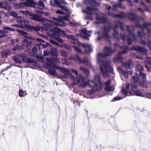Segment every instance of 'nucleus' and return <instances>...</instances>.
<instances>
[{
  "label": "nucleus",
  "instance_id": "4",
  "mask_svg": "<svg viewBox=\"0 0 151 151\" xmlns=\"http://www.w3.org/2000/svg\"><path fill=\"white\" fill-rule=\"evenodd\" d=\"M70 17V12L67 13L66 15L63 17H59L58 18L52 17V21L51 20V27L56 26L65 27L66 25L64 21H68Z\"/></svg>",
  "mask_w": 151,
  "mask_h": 151
},
{
  "label": "nucleus",
  "instance_id": "47",
  "mask_svg": "<svg viewBox=\"0 0 151 151\" xmlns=\"http://www.w3.org/2000/svg\"><path fill=\"white\" fill-rule=\"evenodd\" d=\"M136 68L140 72L142 71L143 70V68L142 65L139 64H138L136 67Z\"/></svg>",
  "mask_w": 151,
  "mask_h": 151
},
{
  "label": "nucleus",
  "instance_id": "57",
  "mask_svg": "<svg viewBox=\"0 0 151 151\" xmlns=\"http://www.w3.org/2000/svg\"><path fill=\"white\" fill-rule=\"evenodd\" d=\"M49 41L51 43H52L53 44L55 45H58V43H57V42H55V41H54V40H53L51 39L49 40Z\"/></svg>",
  "mask_w": 151,
  "mask_h": 151
},
{
  "label": "nucleus",
  "instance_id": "53",
  "mask_svg": "<svg viewBox=\"0 0 151 151\" xmlns=\"http://www.w3.org/2000/svg\"><path fill=\"white\" fill-rule=\"evenodd\" d=\"M37 58L38 60L42 62H43L44 60V58L42 56H37Z\"/></svg>",
  "mask_w": 151,
  "mask_h": 151
},
{
  "label": "nucleus",
  "instance_id": "17",
  "mask_svg": "<svg viewBox=\"0 0 151 151\" xmlns=\"http://www.w3.org/2000/svg\"><path fill=\"white\" fill-rule=\"evenodd\" d=\"M121 48V49H124V50L122 51H120L119 52L118 54V55L117 58L115 57L114 59V61H115L116 59V60L117 61H119L120 60H122L123 59V58L122 57V54H125L127 53V50H129V48L127 46H125L124 47H120Z\"/></svg>",
  "mask_w": 151,
  "mask_h": 151
},
{
  "label": "nucleus",
  "instance_id": "45",
  "mask_svg": "<svg viewBox=\"0 0 151 151\" xmlns=\"http://www.w3.org/2000/svg\"><path fill=\"white\" fill-rule=\"evenodd\" d=\"M60 53L61 55L63 56L66 57L68 56V55L67 53L63 50H60Z\"/></svg>",
  "mask_w": 151,
  "mask_h": 151
},
{
  "label": "nucleus",
  "instance_id": "3",
  "mask_svg": "<svg viewBox=\"0 0 151 151\" xmlns=\"http://www.w3.org/2000/svg\"><path fill=\"white\" fill-rule=\"evenodd\" d=\"M30 16L31 17L30 19L31 20L44 22L42 24L43 26H34L29 24H26L25 25L26 27L30 29L36 31H38L40 29L46 31L50 29L51 27V20H47L37 14H32V15Z\"/></svg>",
  "mask_w": 151,
  "mask_h": 151
},
{
  "label": "nucleus",
  "instance_id": "38",
  "mask_svg": "<svg viewBox=\"0 0 151 151\" xmlns=\"http://www.w3.org/2000/svg\"><path fill=\"white\" fill-rule=\"evenodd\" d=\"M80 70L85 73L86 74H88L89 73V71L88 70L84 68L83 67H81L80 68Z\"/></svg>",
  "mask_w": 151,
  "mask_h": 151
},
{
  "label": "nucleus",
  "instance_id": "62",
  "mask_svg": "<svg viewBox=\"0 0 151 151\" xmlns=\"http://www.w3.org/2000/svg\"><path fill=\"white\" fill-rule=\"evenodd\" d=\"M74 104L76 107L79 106L80 105V103L77 101H74Z\"/></svg>",
  "mask_w": 151,
  "mask_h": 151
},
{
  "label": "nucleus",
  "instance_id": "52",
  "mask_svg": "<svg viewBox=\"0 0 151 151\" xmlns=\"http://www.w3.org/2000/svg\"><path fill=\"white\" fill-rule=\"evenodd\" d=\"M22 13L24 14L27 15H29L30 16L32 15V13L31 12H29L28 11H22Z\"/></svg>",
  "mask_w": 151,
  "mask_h": 151
},
{
  "label": "nucleus",
  "instance_id": "54",
  "mask_svg": "<svg viewBox=\"0 0 151 151\" xmlns=\"http://www.w3.org/2000/svg\"><path fill=\"white\" fill-rule=\"evenodd\" d=\"M42 48L44 49L49 47H51V45L49 43H47L46 44L42 45Z\"/></svg>",
  "mask_w": 151,
  "mask_h": 151
},
{
  "label": "nucleus",
  "instance_id": "6",
  "mask_svg": "<svg viewBox=\"0 0 151 151\" xmlns=\"http://www.w3.org/2000/svg\"><path fill=\"white\" fill-rule=\"evenodd\" d=\"M100 80V77L98 75H96L94 76V81L89 80L88 82V85L90 87L95 89L97 91L100 89L101 87Z\"/></svg>",
  "mask_w": 151,
  "mask_h": 151
},
{
  "label": "nucleus",
  "instance_id": "15",
  "mask_svg": "<svg viewBox=\"0 0 151 151\" xmlns=\"http://www.w3.org/2000/svg\"><path fill=\"white\" fill-rule=\"evenodd\" d=\"M92 31H88L86 28H84L81 30L80 36L83 39L89 40V38L88 37L91 36Z\"/></svg>",
  "mask_w": 151,
  "mask_h": 151
},
{
  "label": "nucleus",
  "instance_id": "7",
  "mask_svg": "<svg viewBox=\"0 0 151 151\" xmlns=\"http://www.w3.org/2000/svg\"><path fill=\"white\" fill-rule=\"evenodd\" d=\"M47 60V68H49V67L52 68L53 69H56L57 67L59 66L57 65L55 62L60 63V61L59 59L58 58H54L52 57H50L49 58H46Z\"/></svg>",
  "mask_w": 151,
  "mask_h": 151
},
{
  "label": "nucleus",
  "instance_id": "18",
  "mask_svg": "<svg viewBox=\"0 0 151 151\" xmlns=\"http://www.w3.org/2000/svg\"><path fill=\"white\" fill-rule=\"evenodd\" d=\"M132 79L133 81L131 82V89L129 91V93L130 94H132L133 88H136L137 86V82L138 81L137 78L136 77L132 76Z\"/></svg>",
  "mask_w": 151,
  "mask_h": 151
},
{
  "label": "nucleus",
  "instance_id": "63",
  "mask_svg": "<svg viewBox=\"0 0 151 151\" xmlns=\"http://www.w3.org/2000/svg\"><path fill=\"white\" fill-rule=\"evenodd\" d=\"M56 13L58 14H64V12L60 10H58L56 11Z\"/></svg>",
  "mask_w": 151,
  "mask_h": 151
},
{
  "label": "nucleus",
  "instance_id": "59",
  "mask_svg": "<svg viewBox=\"0 0 151 151\" xmlns=\"http://www.w3.org/2000/svg\"><path fill=\"white\" fill-rule=\"evenodd\" d=\"M50 3L51 5L55 6L54 0H50Z\"/></svg>",
  "mask_w": 151,
  "mask_h": 151
},
{
  "label": "nucleus",
  "instance_id": "1",
  "mask_svg": "<svg viewBox=\"0 0 151 151\" xmlns=\"http://www.w3.org/2000/svg\"><path fill=\"white\" fill-rule=\"evenodd\" d=\"M128 17L131 21L136 23V26H132L131 29H134L136 28V27H138L142 30V31L141 32L138 31L137 35H135L131 33L129 27L127 26V29L129 32L128 36H126L124 34H121L120 36L121 38L123 41L127 39L128 45L131 44L132 43V40L130 38L131 37H132L135 40H138L139 39L142 43L149 47L151 50V42L149 41L146 42L145 41L142 40V36L143 35V37L145 36V38H146L147 37L149 36L150 34H151V23H144L143 26H142L139 23V21L140 18L137 15L131 13L129 14Z\"/></svg>",
  "mask_w": 151,
  "mask_h": 151
},
{
  "label": "nucleus",
  "instance_id": "22",
  "mask_svg": "<svg viewBox=\"0 0 151 151\" xmlns=\"http://www.w3.org/2000/svg\"><path fill=\"white\" fill-rule=\"evenodd\" d=\"M56 69L58 70H60L61 72L63 73L65 76L71 75V73L69 70L68 69L61 67L60 66H58L56 68Z\"/></svg>",
  "mask_w": 151,
  "mask_h": 151
},
{
  "label": "nucleus",
  "instance_id": "41",
  "mask_svg": "<svg viewBox=\"0 0 151 151\" xmlns=\"http://www.w3.org/2000/svg\"><path fill=\"white\" fill-rule=\"evenodd\" d=\"M57 7L60 8L63 10L67 12H70L68 9L67 7L65 6L62 5L61 4L60 5V6H57Z\"/></svg>",
  "mask_w": 151,
  "mask_h": 151
},
{
  "label": "nucleus",
  "instance_id": "11",
  "mask_svg": "<svg viewBox=\"0 0 151 151\" xmlns=\"http://www.w3.org/2000/svg\"><path fill=\"white\" fill-rule=\"evenodd\" d=\"M69 59L70 60H73L76 61L77 62L80 63H84L87 65H89L91 67V65L90 62L86 58H84L82 60L79 56L77 55H73L70 57Z\"/></svg>",
  "mask_w": 151,
  "mask_h": 151
},
{
  "label": "nucleus",
  "instance_id": "64",
  "mask_svg": "<svg viewBox=\"0 0 151 151\" xmlns=\"http://www.w3.org/2000/svg\"><path fill=\"white\" fill-rule=\"evenodd\" d=\"M90 0H84L83 3L85 4L88 5L89 4Z\"/></svg>",
  "mask_w": 151,
  "mask_h": 151
},
{
  "label": "nucleus",
  "instance_id": "58",
  "mask_svg": "<svg viewBox=\"0 0 151 151\" xmlns=\"http://www.w3.org/2000/svg\"><path fill=\"white\" fill-rule=\"evenodd\" d=\"M11 26L12 27H22V26L21 25H18L17 24H12L11 25Z\"/></svg>",
  "mask_w": 151,
  "mask_h": 151
},
{
  "label": "nucleus",
  "instance_id": "34",
  "mask_svg": "<svg viewBox=\"0 0 151 151\" xmlns=\"http://www.w3.org/2000/svg\"><path fill=\"white\" fill-rule=\"evenodd\" d=\"M22 60L23 62L27 63H31L33 62V60L29 58H27L25 57L24 58H23Z\"/></svg>",
  "mask_w": 151,
  "mask_h": 151
},
{
  "label": "nucleus",
  "instance_id": "56",
  "mask_svg": "<svg viewBox=\"0 0 151 151\" xmlns=\"http://www.w3.org/2000/svg\"><path fill=\"white\" fill-rule=\"evenodd\" d=\"M66 37L70 39H71L73 40H74L75 39H76L74 36L72 35H66Z\"/></svg>",
  "mask_w": 151,
  "mask_h": 151
},
{
  "label": "nucleus",
  "instance_id": "16",
  "mask_svg": "<svg viewBox=\"0 0 151 151\" xmlns=\"http://www.w3.org/2000/svg\"><path fill=\"white\" fill-rule=\"evenodd\" d=\"M72 72L75 74L76 76V80L75 81H74L73 83V85H75L78 83L80 81L84 80V77L78 74V72L77 70L72 69L71 70Z\"/></svg>",
  "mask_w": 151,
  "mask_h": 151
},
{
  "label": "nucleus",
  "instance_id": "12",
  "mask_svg": "<svg viewBox=\"0 0 151 151\" xmlns=\"http://www.w3.org/2000/svg\"><path fill=\"white\" fill-rule=\"evenodd\" d=\"M17 31L19 32V35L23 36L26 37L23 42L27 43V45L28 46L32 44V38L30 36H28L27 32L19 29H17Z\"/></svg>",
  "mask_w": 151,
  "mask_h": 151
},
{
  "label": "nucleus",
  "instance_id": "48",
  "mask_svg": "<svg viewBox=\"0 0 151 151\" xmlns=\"http://www.w3.org/2000/svg\"><path fill=\"white\" fill-rule=\"evenodd\" d=\"M36 12L38 13H39L41 14H43L45 16H48L50 15L49 13H44L41 11H40L39 10H37L36 11Z\"/></svg>",
  "mask_w": 151,
  "mask_h": 151
},
{
  "label": "nucleus",
  "instance_id": "26",
  "mask_svg": "<svg viewBox=\"0 0 151 151\" xmlns=\"http://www.w3.org/2000/svg\"><path fill=\"white\" fill-rule=\"evenodd\" d=\"M146 58L148 60L144 61V63L145 64V67L148 72H150V68L148 67L147 65H151V58L146 57Z\"/></svg>",
  "mask_w": 151,
  "mask_h": 151
},
{
  "label": "nucleus",
  "instance_id": "31",
  "mask_svg": "<svg viewBox=\"0 0 151 151\" xmlns=\"http://www.w3.org/2000/svg\"><path fill=\"white\" fill-rule=\"evenodd\" d=\"M17 18V22H18L19 23L22 24V23L23 22L24 23L28 22L27 21L25 20H23L22 17H21L19 16Z\"/></svg>",
  "mask_w": 151,
  "mask_h": 151
},
{
  "label": "nucleus",
  "instance_id": "35",
  "mask_svg": "<svg viewBox=\"0 0 151 151\" xmlns=\"http://www.w3.org/2000/svg\"><path fill=\"white\" fill-rule=\"evenodd\" d=\"M105 89L107 91H112L114 90V87L113 86H106Z\"/></svg>",
  "mask_w": 151,
  "mask_h": 151
},
{
  "label": "nucleus",
  "instance_id": "42",
  "mask_svg": "<svg viewBox=\"0 0 151 151\" xmlns=\"http://www.w3.org/2000/svg\"><path fill=\"white\" fill-rule=\"evenodd\" d=\"M34 8H35L36 9H37L36 11H37V10H39L40 11H41V10H43L44 8L42 7V6H39L36 5L34 6H32Z\"/></svg>",
  "mask_w": 151,
  "mask_h": 151
},
{
  "label": "nucleus",
  "instance_id": "55",
  "mask_svg": "<svg viewBox=\"0 0 151 151\" xmlns=\"http://www.w3.org/2000/svg\"><path fill=\"white\" fill-rule=\"evenodd\" d=\"M24 93L23 91L19 90V94L20 97H23L24 96Z\"/></svg>",
  "mask_w": 151,
  "mask_h": 151
},
{
  "label": "nucleus",
  "instance_id": "30",
  "mask_svg": "<svg viewBox=\"0 0 151 151\" xmlns=\"http://www.w3.org/2000/svg\"><path fill=\"white\" fill-rule=\"evenodd\" d=\"M2 6L3 8H1L2 9H10L12 8L11 6L8 4V2H2Z\"/></svg>",
  "mask_w": 151,
  "mask_h": 151
},
{
  "label": "nucleus",
  "instance_id": "10",
  "mask_svg": "<svg viewBox=\"0 0 151 151\" xmlns=\"http://www.w3.org/2000/svg\"><path fill=\"white\" fill-rule=\"evenodd\" d=\"M111 28L110 26H105L104 27V33L102 36H100V33L99 31L96 32L94 33V35L97 34L99 36L97 38L98 40L101 39L103 38H104L105 39L108 40L110 38V36L108 35L107 32H108Z\"/></svg>",
  "mask_w": 151,
  "mask_h": 151
},
{
  "label": "nucleus",
  "instance_id": "13",
  "mask_svg": "<svg viewBox=\"0 0 151 151\" xmlns=\"http://www.w3.org/2000/svg\"><path fill=\"white\" fill-rule=\"evenodd\" d=\"M123 24L119 22H116V24L115 25L114 27L113 28L114 33L113 34V36L116 39H119V33L118 31L116 29L118 27H119L122 30H123Z\"/></svg>",
  "mask_w": 151,
  "mask_h": 151
},
{
  "label": "nucleus",
  "instance_id": "9",
  "mask_svg": "<svg viewBox=\"0 0 151 151\" xmlns=\"http://www.w3.org/2000/svg\"><path fill=\"white\" fill-rule=\"evenodd\" d=\"M34 2L31 0H27L25 2H20L19 3L17 2L12 3L13 6L15 9H20L24 6H32Z\"/></svg>",
  "mask_w": 151,
  "mask_h": 151
},
{
  "label": "nucleus",
  "instance_id": "51",
  "mask_svg": "<svg viewBox=\"0 0 151 151\" xmlns=\"http://www.w3.org/2000/svg\"><path fill=\"white\" fill-rule=\"evenodd\" d=\"M62 64L66 65H68L69 64V63L66 59H62Z\"/></svg>",
  "mask_w": 151,
  "mask_h": 151
},
{
  "label": "nucleus",
  "instance_id": "43",
  "mask_svg": "<svg viewBox=\"0 0 151 151\" xmlns=\"http://www.w3.org/2000/svg\"><path fill=\"white\" fill-rule=\"evenodd\" d=\"M140 76L143 79L145 80L146 78V74L143 73L142 71L139 73Z\"/></svg>",
  "mask_w": 151,
  "mask_h": 151
},
{
  "label": "nucleus",
  "instance_id": "50",
  "mask_svg": "<svg viewBox=\"0 0 151 151\" xmlns=\"http://www.w3.org/2000/svg\"><path fill=\"white\" fill-rule=\"evenodd\" d=\"M95 91H96L95 89L92 88L91 90L88 91H87V94L88 95H92L93 93Z\"/></svg>",
  "mask_w": 151,
  "mask_h": 151
},
{
  "label": "nucleus",
  "instance_id": "2",
  "mask_svg": "<svg viewBox=\"0 0 151 151\" xmlns=\"http://www.w3.org/2000/svg\"><path fill=\"white\" fill-rule=\"evenodd\" d=\"M104 51L105 54H98L97 59V62L100 64V68L103 76H108L109 72H110L111 74L114 73L113 68L109 65L108 62L103 61L102 59L111 55L115 51V50H112L110 47H105Z\"/></svg>",
  "mask_w": 151,
  "mask_h": 151
},
{
  "label": "nucleus",
  "instance_id": "60",
  "mask_svg": "<svg viewBox=\"0 0 151 151\" xmlns=\"http://www.w3.org/2000/svg\"><path fill=\"white\" fill-rule=\"evenodd\" d=\"M37 5L39 6H42L44 8L45 7V5L43 2H40Z\"/></svg>",
  "mask_w": 151,
  "mask_h": 151
},
{
  "label": "nucleus",
  "instance_id": "20",
  "mask_svg": "<svg viewBox=\"0 0 151 151\" xmlns=\"http://www.w3.org/2000/svg\"><path fill=\"white\" fill-rule=\"evenodd\" d=\"M96 17L97 22H95L96 24H98L101 23H105L107 21V18L103 16L99 15L96 14Z\"/></svg>",
  "mask_w": 151,
  "mask_h": 151
},
{
  "label": "nucleus",
  "instance_id": "61",
  "mask_svg": "<svg viewBox=\"0 0 151 151\" xmlns=\"http://www.w3.org/2000/svg\"><path fill=\"white\" fill-rule=\"evenodd\" d=\"M18 56L22 58V60L25 57V55L23 54H19L18 55Z\"/></svg>",
  "mask_w": 151,
  "mask_h": 151
},
{
  "label": "nucleus",
  "instance_id": "37",
  "mask_svg": "<svg viewBox=\"0 0 151 151\" xmlns=\"http://www.w3.org/2000/svg\"><path fill=\"white\" fill-rule=\"evenodd\" d=\"M131 94L139 96H142V94L140 93V92L138 90H136L134 91L133 90V91L132 92V94Z\"/></svg>",
  "mask_w": 151,
  "mask_h": 151
},
{
  "label": "nucleus",
  "instance_id": "40",
  "mask_svg": "<svg viewBox=\"0 0 151 151\" xmlns=\"http://www.w3.org/2000/svg\"><path fill=\"white\" fill-rule=\"evenodd\" d=\"M14 61L17 63H22V61L19 58L15 57L13 58Z\"/></svg>",
  "mask_w": 151,
  "mask_h": 151
},
{
  "label": "nucleus",
  "instance_id": "39",
  "mask_svg": "<svg viewBox=\"0 0 151 151\" xmlns=\"http://www.w3.org/2000/svg\"><path fill=\"white\" fill-rule=\"evenodd\" d=\"M9 52H10L9 51H4L2 52V57L4 58L7 57L9 55Z\"/></svg>",
  "mask_w": 151,
  "mask_h": 151
},
{
  "label": "nucleus",
  "instance_id": "44",
  "mask_svg": "<svg viewBox=\"0 0 151 151\" xmlns=\"http://www.w3.org/2000/svg\"><path fill=\"white\" fill-rule=\"evenodd\" d=\"M73 47L75 49V50L77 51L79 53L82 54L83 53V52L78 47L74 46H73Z\"/></svg>",
  "mask_w": 151,
  "mask_h": 151
},
{
  "label": "nucleus",
  "instance_id": "23",
  "mask_svg": "<svg viewBox=\"0 0 151 151\" xmlns=\"http://www.w3.org/2000/svg\"><path fill=\"white\" fill-rule=\"evenodd\" d=\"M122 65L126 69H130L132 67L134 66V63L131 60H129L123 63Z\"/></svg>",
  "mask_w": 151,
  "mask_h": 151
},
{
  "label": "nucleus",
  "instance_id": "27",
  "mask_svg": "<svg viewBox=\"0 0 151 151\" xmlns=\"http://www.w3.org/2000/svg\"><path fill=\"white\" fill-rule=\"evenodd\" d=\"M55 6H60L61 4H66V1L64 0H54Z\"/></svg>",
  "mask_w": 151,
  "mask_h": 151
},
{
  "label": "nucleus",
  "instance_id": "46",
  "mask_svg": "<svg viewBox=\"0 0 151 151\" xmlns=\"http://www.w3.org/2000/svg\"><path fill=\"white\" fill-rule=\"evenodd\" d=\"M10 14L11 15L16 18H17L19 16L17 13L14 11H11Z\"/></svg>",
  "mask_w": 151,
  "mask_h": 151
},
{
  "label": "nucleus",
  "instance_id": "29",
  "mask_svg": "<svg viewBox=\"0 0 151 151\" xmlns=\"http://www.w3.org/2000/svg\"><path fill=\"white\" fill-rule=\"evenodd\" d=\"M139 85L145 88H148L150 85L149 83H147L145 80H143L142 81H140L139 83Z\"/></svg>",
  "mask_w": 151,
  "mask_h": 151
},
{
  "label": "nucleus",
  "instance_id": "28",
  "mask_svg": "<svg viewBox=\"0 0 151 151\" xmlns=\"http://www.w3.org/2000/svg\"><path fill=\"white\" fill-rule=\"evenodd\" d=\"M44 55L45 56H47L49 55H51L52 56H56L58 55L55 52L53 53L52 52L49 51L47 50H45L44 51Z\"/></svg>",
  "mask_w": 151,
  "mask_h": 151
},
{
  "label": "nucleus",
  "instance_id": "36",
  "mask_svg": "<svg viewBox=\"0 0 151 151\" xmlns=\"http://www.w3.org/2000/svg\"><path fill=\"white\" fill-rule=\"evenodd\" d=\"M48 70L49 73L51 75L54 76H56L58 75V74L55 70L48 69Z\"/></svg>",
  "mask_w": 151,
  "mask_h": 151
},
{
  "label": "nucleus",
  "instance_id": "21",
  "mask_svg": "<svg viewBox=\"0 0 151 151\" xmlns=\"http://www.w3.org/2000/svg\"><path fill=\"white\" fill-rule=\"evenodd\" d=\"M121 93L122 94L124 95L123 97L117 96L114 98L113 100V101L120 100L125 97L127 94V91L125 88H122L121 90Z\"/></svg>",
  "mask_w": 151,
  "mask_h": 151
},
{
  "label": "nucleus",
  "instance_id": "14",
  "mask_svg": "<svg viewBox=\"0 0 151 151\" xmlns=\"http://www.w3.org/2000/svg\"><path fill=\"white\" fill-rule=\"evenodd\" d=\"M76 42L78 45H82L85 48V51L86 54H89L92 52L93 50L91 45L87 44H82L81 42H79L78 40H76Z\"/></svg>",
  "mask_w": 151,
  "mask_h": 151
},
{
  "label": "nucleus",
  "instance_id": "24",
  "mask_svg": "<svg viewBox=\"0 0 151 151\" xmlns=\"http://www.w3.org/2000/svg\"><path fill=\"white\" fill-rule=\"evenodd\" d=\"M118 71L120 73V74L124 76L126 78H127L128 77V75H132V72L131 71L128 72V73L127 72H124L122 68L119 67L117 68Z\"/></svg>",
  "mask_w": 151,
  "mask_h": 151
},
{
  "label": "nucleus",
  "instance_id": "19",
  "mask_svg": "<svg viewBox=\"0 0 151 151\" xmlns=\"http://www.w3.org/2000/svg\"><path fill=\"white\" fill-rule=\"evenodd\" d=\"M132 49L133 50L140 52L142 54L146 55H147V50L139 46H134L132 47Z\"/></svg>",
  "mask_w": 151,
  "mask_h": 151
},
{
  "label": "nucleus",
  "instance_id": "33",
  "mask_svg": "<svg viewBox=\"0 0 151 151\" xmlns=\"http://www.w3.org/2000/svg\"><path fill=\"white\" fill-rule=\"evenodd\" d=\"M84 80L82 81H81L82 82L79 84V86L82 88L85 87L88 85V83L86 81H84Z\"/></svg>",
  "mask_w": 151,
  "mask_h": 151
},
{
  "label": "nucleus",
  "instance_id": "49",
  "mask_svg": "<svg viewBox=\"0 0 151 151\" xmlns=\"http://www.w3.org/2000/svg\"><path fill=\"white\" fill-rule=\"evenodd\" d=\"M89 4L91 5L96 4L97 5H99L100 4L99 3L98 4H97L96 3V0H90Z\"/></svg>",
  "mask_w": 151,
  "mask_h": 151
},
{
  "label": "nucleus",
  "instance_id": "5",
  "mask_svg": "<svg viewBox=\"0 0 151 151\" xmlns=\"http://www.w3.org/2000/svg\"><path fill=\"white\" fill-rule=\"evenodd\" d=\"M50 31L51 33H48V35L51 38L55 39L58 42L60 43H62L63 42V40L60 37H58V35L61 34H64L65 33L64 31L61 30L59 28L56 27H51Z\"/></svg>",
  "mask_w": 151,
  "mask_h": 151
},
{
  "label": "nucleus",
  "instance_id": "8",
  "mask_svg": "<svg viewBox=\"0 0 151 151\" xmlns=\"http://www.w3.org/2000/svg\"><path fill=\"white\" fill-rule=\"evenodd\" d=\"M86 10L83 9V11L84 13L88 15L85 17V18L86 19H91L93 20L92 14H95L97 11V9L96 7H91L88 6L86 8Z\"/></svg>",
  "mask_w": 151,
  "mask_h": 151
},
{
  "label": "nucleus",
  "instance_id": "25",
  "mask_svg": "<svg viewBox=\"0 0 151 151\" xmlns=\"http://www.w3.org/2000/svg\"><path fill=\"white\" fill-rule=\"evenodd\" d=\"M123 1V0H118V5L115 4L113 5V9L114 10H116V8L117 7H119L120 8L123 9H125V7L123 5L121 2Z\"/></svg>",
  "mask_w": 151,
  "mask_h": 151
},
{
  "label": "nucleus",
  "instance_id": "32",
  "mask_svg": "<svg viewBox=\"0 0 151 151\" xmlns=\"http://www.w3.org/2000/svg\"><path fill=\"white\" fill-rule=\"evenodd\" d=\"M108 14L110 15L112 17H124L125 14L123 13H122L121 14H116L115 15H113L110 13L109 12H108Z\"/></svg>",
  "mask_w": 151,
  "mask_h": 151
}]
</instances>
